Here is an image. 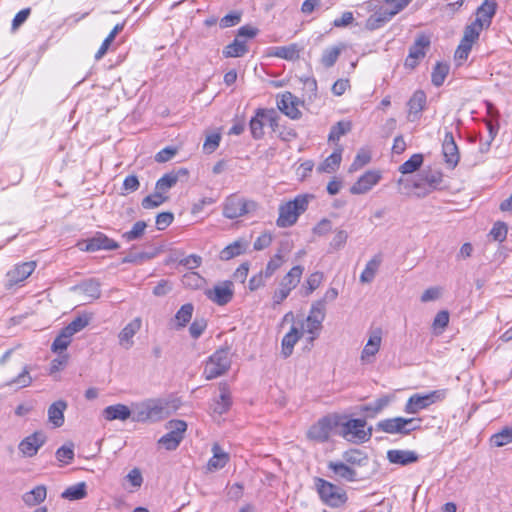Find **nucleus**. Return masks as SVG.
<instances>
[{"label": "nucleus", "mask_w": 512, "mask_h": 512, "mask_svg": "<svg viewBox=\"0 0 512 512\" xmlns=\"http://www.w3.org/2000/svg\"><path fill=\"white\" fill-rule=\"evenodd\" d=\"M342 151V147L338 146L336 150L320 164L318 171L325 173L336 171L342 160Z\"/></svg>", "instance_id": "obj_40"}, {"label": "nucleus", "mask_w": 512, "mask_h": 512, "mask_svg": "<svg viewBox=\"0 0 512 512\" xmlns=\"http://www.w3.org/2000/svg\"><path fill=\"white\" fill-rule=\"evenodd\" d=\"M31 368L29 366H24L23 370L10 381H8L6 386H14L18 389L26 388L31 385L32 377L30 375Z\"/></svg>", "instance_id": "obj_45"}, {"label": "nucleus", "mask_w": 512, "mask_h": 512, "mask_svg": "<svg viewBox=\"0 0 512 512\" xmlns=\"http://www.w3.org/2000/svg\"><path fill=\"white\" fill-rule=\"evenodd\" d=\"M67 403L63 400L52 403L48 408V419L54 427H61L64 423V411Z\"/></svg>", "instance_id": "obj_37"}, {"label": "nucleus", "mask_w": 512, "mask_h": 512, "mask_svg": "<svg viewBox=\"0 0 512 512\" xmlns=\"http://www.w3.org/2000/svg\"><path fill=\"white\" fill-rule=\"evenodd\" d=\"M46 437L43 432L37 431L25 437L19 444V450L25 457H32L44 445Z\"/></svg>", "instance_id": "obj_19"}, {"label": "nucleus", "mask_w": 512, "mask_h": 512, "mask_svg": "<svg viewBox=\"0 0 512 512\" xmlns=\"http://www.w3.org/2000/svg\"><path fill=\"white\" fill-rule=\"evenodd\" d=\"M256 208V203L238 196H229L223 207V215L228 219H236Z\"/></svg>", "instance_id": "obj_11"}, {"label": "nucleus", "mask_w": 512, "mask_h": 512, "mask_svg": "<svg viewBox=\"0 0 512 512\" xmlns=\"http://www.w3.org/2000/svg\"><path fill=\"white\" fill-rule=\"evenodd\" d=\"M285 262L286 259H282L280 254H274L267 262L265 269L262 271L264 272L266 277L270 278L278 269H280L283 266Z\"/></svg>", "instance_id": "obj_57"}, {"label": "nucleus", "mask_w": 512, "mask_h": 512, "mask_svg": "<svg viewBox=\"0 0 512 512\" xmlns=\"http://www.w3.org/2000/svg\"><path fill=\"white\" fill-rule=\"evenodd\" d=\"M343 459L347 464L354 466H364L368 461L367 455L359 449H350L344 452Z\"/></svg>", "instance_id": "obj_47"}, {"label": "nucleus", "mask_w": 512, "mask_h": 512, "mask_svg": "<svg viewBox=\"0 0 512 512\" xmlns=\"http://www.w3.org/2000/svg\"><path fill=\"white\" fill-rule=\"evenodd\" d=\"M194 312V306L192 303H186L180 307V309L176 312L173 322L174 329L180 330L186 327V325L191 321Z\"/></svg>", "instance_id": "obj_38"}, {"label": "nucleus", "mask_w": 512, "mask_h": 512, "mask_svg": "<svg viewBox=\"0 0 512 512\" xmlns=\"http://www.w3.org/2000/svg\"><path fill=\"white\" fill-rule=\"evenodd\" d=\"M56 458L63 464L70 463L74 458L73 445H63L56 451Z\"/></svg>", "instance_id": "obj_62"}, {"label": "nucleus", "mask_w": 512, "mask_h": 512, "mask_svg": "<svg viewBox=\"0 0 512 512\" xmlns=\"http://www.w3.org/2000/svg\"><path fill=\"white\" fill-rule=\"evenodd\" d=\"M103 417L107 421H113V420H121L125 421L132 417V407L129 408L128 406L124 404H115L107 406L103 410Z\"/></svg>", "instance_id": "obj_29"}, {"label": "nucleus", "mask_w": 512, "mask_h": 512, "mask_svg": "<svg viewBox=\"0 0 512 512\" xmlns=\"http://www.w3.org/2000/svg\"><path fill=\"white\" fill-rule=\"evenodd\" d=\"M167 428L170 430L163 435L158 443L166 450H175L183 440L184 433L187 430V424L183 420H171L168 422Z\"/></svg>", "instance_id": "obj_9"}, {"label": "nucleus", "mask_w": 512, "mask_h": 512, "mask_svg": "<svg viewBox=\"0 0 512 512\" xmlns=\"http://www.w3.org/2000/svg\"><path fill=\"white\" fill-rule=\"evenodd\" d=\"M304 272V267L301 265L293 266L281 279L279 286L288 291L295 289L301 281Z\"/></svg>", "instance_id": "obj_32"}, {"label": "nucleus", "mask_w": 512, "mask_h": 512, "mask_svg": "<svg viewBox=\"0 0 512 512\" xmlns=\"http://www.w3.org/2000/svg\"><path fill=\"white\" fill-rule=\"evenodd\" d=\"M387 459L391 464L406 466L417 462L419 456L411 450L391 449L387 451Z\"/></svg>", "instance_id": "obj_26"}, {"label": "nucleus", "mask_w": 512, "mask_h": 512, "mask_svg": "<svg viewBox=\"0 0 512 512\" xmlns=\"http://www.w3.org/2000/svg\"><path fill=\"white\" fill-rule=\"evenodd\" d=\"M316 487L321 500L331 507H338L346 501L345 492L340 487L324 479L318 478L316 480Z\"/></svg>", "instance_id": "obj_8"}, {"label": "nucleus", "mask_w": 512, "mask_h": 512, "mask_svg": "<svg viewBox=\"0 0 512 512\" xmlns=\"http://www.w3.org/2000/svg\"><path fill=\"white\" fill-rule=\"evenodd\" d=\"M344 49V44H339L336 46L326 48L321 56V64L326 68L332 67L336 63L337 59L339 58L341 52Z\"/></svg>", "instance_id": "obj_42"}, {"label": "nucleus", "mask_w": 512, "mask_h": 512, "mask_svg": "<svg viewBox=\"0 0 512 512\" xmlns=\"http://www.w3.org/2000/svg\"><path fill=\"white\" fill-rule=\"evenodd\" d=\"M430 44L431 41L428 35H418L409 49V54L405 60V66L409 68H415L419 61L425 57Z\"/></svg>", "instance_id": "obj_15"}, {"label": "nucleus", "mask_w": 512, "mask_h": 512, "mask_svg": "<svg viewBox=\"0 0 512 512\" xmlns=\"http://www.w3.org/2000/svg\"><path fill=\"white\" fill-rule=\"evenodd\" d=\"M302 336V332L299 328L293 325L288 333H286L282 339V354L285 358L289 357L294 349L295 344L298 342L300 337Z\"/></svg>", "instance_id": "obj_34"}, {"label": "nucleus", "mask_w": 512, "mask_h": 512, "mask_svg": "<svg viewBox=\"0 0 512 512\" xmlns=\"http://www.w3.org/2000/svg\"><path fill=\"white\" fill-rule=\"evenodd\" d=\"M248 46L244 39H239V37H235V39L224 47L222 53L225 58H238L243 57L246 53H248Z\"/></svg>", "instance_id": "obj_35"}, {"label": "nucleus", "mask_w": 512, "mask_h": 512, "mask_svg": "<svg viewBox=\"0 0 512 512\" xmlns=\"http://www.w3.org/2000/svg\"><path fill=\"white\" fill-rule=\"evenodd\" d=\"M87 485L85 482H79L66 488L61 497L70 501L81 500L87 495Z\"/></svg>", "instance_id": "obj_43"}, {"label": "nucleus", "mask_w": 512, "mask_h": 512, "mask_svg": "<svg viewBox=\"0 0 512 512\" xmlns=\"http://www.w3.org/2000/svg\"><path fill=\"white\" fill-rule=\"evenodd\" d=\"M497 10V3L495 0H484L478 7L476 12L475 23L481 24L482 27L488 28L491 25L492 18Z\"/></svg>", "instance_id": "obj_24"}, {"label": "nucleus", "mask_w": 512, "mask_h": 512, "mask_svg": "<svg viewBox=\"0 0 512 512\" xmlns=\"http://www.w3.org/2000/svg\"><path fill=\"white\" fill-rule=\"evenodd\" d=\"M206 297L213 303L223 306L229 303L234 295L233 283L223 281L205 291Z\"/></svg>", "instance_id": "obj_16"}, {"label": "nucleus", "mask_w": 512, "mask_h": 512, "mask_svg": "<svg viewBox=\"0 0 512 512\" xmlns=\"http://www.w3.org/2000/svg\"><path fill=\"white\" fill-rule=\"evenodd\" d=\"M484 27L474 21L466 26L464 35L455 52V57L459 60H466L471 52L473 44L479 39L481 31Z\"/></svg>", "instance_id": "obj_12"}, {"label": "nucleus", "mask_w": 512, "mask_h": 512, "mask_svg": "<svg viewBox=\"0 0 512 512\" xmlns=\"http://www.w3.org/2000/svg\"><path fill=\"white\" fill-rule=\"evenodd\" d=\"M165 403L160 399H147L132 403V420L135 422H157L165 418Z\"/></svg>", "instance_id": "obj_2"}, {"label": "nucleus", "mask_w": 512, "mask_h": 512, "mask_svg": "<svg viewBox=\"0 0 512 512\" xmlns=\"http://www.w3.org/2000/svg\"><path fill=\"white\" fill-rule=\"evenodd\" d=\"M446 390H434L427 394L416 393L409 397L405 404L404 411L408 414H416L430 405L444 400Z\"/></svg>", "instance_id": "obj_6"}, {"label": "nucleus", "mask_w": 512, "mask_h": 512, "mask_svg": "<svg viewBox=\"0 0 512 512\" xmlns=\"http://www.w3.org/2000/svg\"><path fill=\"white\" fill-rule=\"evenodd\" d=\"M188 175V170L185 168H180L178 170H173L164 174L157 182L156 189L161 191L163 194H166L173 186L177 184V182L182 177H186Z\"/></svg>", "instance_id": "obj_25"}, {"label": "nucleus", "mask_w": 512, "mask_h": 512, "mask_svg": "<svg viewBox=\"0 0 512 512\" xmlns=\"http://www.w3.org/2000/svg\"><path fill=\"white\" fill-rule=\"evenodd\" d=\"M442 153L446 164L451 168H455L460 160V154L452 132L445 133Z\"/></svg>", "instance_id": "obj_20"}, {"label": "nucleus", "mask_w": 512, "mask_h": 512, "mask_svg": "<svg viewBox=\"0 0 512 512\" xmlns=\"http://www.w3.org/2000/svg\"><path fill=\"white\" fill-rule=\"evenodd\" d=\"M72 335L67 334L66 330L63 328L60 334L55 338L52 343V350L54 352H59L66 350L71 342Z\"/></svg>", "instance_id": "obj_59"}, {"label": "nucleus", "mask_w": 512, "mask_h": 512, "mask_svg": "<svg viewBox=\"0 0 512 512\" xmlns=\"http://www.w3.org/2000/svg\"><path fill=\"white\" fill-rule=\"evenodd\" d=\"M249 247V242L240 238L235 240L233 243L227 245L220 251V259L224 261H228L233 259L234 257L240 256L246 252Z\"/></svg>", "instance_id": "obj_28"}, {"label": "nucleus", "mask_w": 512, "mask_h": 512, "mask_svg": "<svg viewBox=\"0 0 512 512\" xmlns=\"http://www.w3.org/2000/svg\"><path fill=\"white\" fill-rule=\"evenodd\" d=\"M301 47L297 43H292L287 46L270 47L268 56L281 58L287 61H294L300 56Z\"/></svg>", "instance_id": "obj_27"}, {"label": "nucleus", "mask_w": 512, "mask_h": 512, "mask_svg": "<svg viewBox=\"0 0 512 512\" xmlns=\"http://www.w3.org/2000/svg\"><path fill=\"white\" fill-rule=\"evenodd\" d=\"M259 114L264 116L265 125H268L273 131L277 130L279 116L274 109L259 108Z\"/></svg>", "instance_id": "obj_61"}, {"label": "nucleus", "mask_w": 512, "mask_h": 512, "mask_svg": "<svg viewBox=\"0 0 512 512\" xmlns=\"http://www.w3.org/2000/svg\"><path fill=\"white\" fill-rule=\"evenodd\" d=\"M89 317L86 315L76 317L72 322H70L64 329L67 334L74 335L81 330H83L89 324Z\"/></svg>", "instance_id": "obj_56"}, {"label": "nucleus", "mask_w": 512, "mask_h": 512, "mask_svg": "<svg viewBox=\"0 0 512 512\" xmlns=\"http://www.w3.org/2000/svg\"><path fill=\"white\" fill-rule=\"evenodd\" d=\"M311 194H299L294 199L280 204L276 225L279 228H289L296 224L299 217L308 209Z\"/></svg>", "instance_id": "obj_1"}, {"label": "nucleus", "mask_w": 512, "mask_h": 512, "mask_svg": "<svg viewBox=\"0 0 512 512\" xmlns=\"http://www.w3.org/2000/svg\"><path fill=\"white\" fill-rule=\"evenodd\" d=\"M512 443V427L505 426L490 437V444L494 447H503Z\"/></svg>", "instance_id": "obj_44"}, {"label": "nucleus", "mask_w": 512, "mask_h": 512, "mask_svg": "<svg viewBox=\"0 0 512 512\" xmlns=\"http://www.w3.org/2000/svg\"><path fill=\"white\" fill-rule=\"evenodd\" d=\"M230 366V351L228 348H221L208 358L203 374L207 380H212L226 373Z\"/></svg>", "instance_id": "obj_4"}, {"label": "nucleus", "mask_w": 512, "mask_h": 512, "mask_svg": "<svg viewBox=\"0 0 512 512\" xmlns=\"http://www.w3.org/2000/svg\"><path fill=\"white\" fill-rule=\"evenodd\" d=\"M142 320L136 317L131 320L118 334L119 345L128 350L134 345L133 337L141 329Z\"/></svg>", "instance_id": "obj_23"}, {"label": "nucleus", "mask_w": 512, "mask_h": 512, "mask_svg": "<svg viewBox=\"0 0 512 512\" xmlns=\"http://www.w3.org/2000/svg\"><path fill=\"white\" fill-rule=\"evenodd\" d=\"M371 160V153L368 149L361 148L356 154L349 171L355 172L368 164Z\"/></svg>", "instance_id": "obj_55"}, {"label": "nucleus", "mask_w": 512, "mask_h": 512, "mask_svg": "<svg viewBox=\"0 0 512 512\" xmlns=\"http://www.w3.org/2000/svg\"><path fill=\"white\" fill-rule=\"evenodd\" d=\"M447 74H448V67L446 65H442V64L438 63L434 67L432 75H431L432 83L437 87L441 86L444 83Z\"/></svg>", "instance_id": "obj_60"}, {"label": "nucleus", "mask_w": 512, "mask_h": 512, "mask_svg": "<svg viewBox=\"0 0 512 512\" xmlns=\"http://www.w3.org/2000/svg\"><path fill=\"white\" fill-rule=\"evenodd\" d=\"M449 323V313L445 310L438 312L433 321V329L441 333Z\"/></svg>", "instance_id": "obj_64"}, {"label": "nucleus", "mask_w": 512, "mask_h": 512, "mask_svg": "<svg viewBox=\"0 0 512 512\" xmlns=\"http://www.w3.org/2000/svg\"><path fill=\"white\" fill-rule=\"evenodd\" d=\"M36 262L29 261L17 264L7 273L8 285L13 286L26 280L35 270Z\"/></svg>", "instance_id": "obj_22"}, {"label": "nucleus", "mask_w": 512, "mask_h": 512, "mask_svg": "<svg viewBox=\"0 0 512 512\" xmlns=\"http://www.w3.org/2000/svg\"><path fill=\"white\" fill-rule=\"evenodd\" d=\"M78 288L90 299H97L101 295L100 283L94 279L84 281Z\"/></svg>", "instance_id": "obj_51"}, {"label": "nucleus", "mask_w": 512, "mask_h": 512, "mask_svg": "<svg viewBox=\"0 0 512 512\" xmlns=\"http://www.w3.org/2000/svg\"><path fill=\"white\" fill-rule=\"evenodd\" d=\"M423 163L422 154H413L407 161H405L399 168L402 174H410L415 172Z\"/></svg>", "instance_id": "obj_53"}, {"label": "nucleus", "mask_w": 512, "mask_h": 512, "mask_svg": "<svg viewBox=\"0 0 512 512\" xmlns=\"http://www.w3.org/2000/svg\"><path fill=\"white\" fill-rule=\"evenodd\" d=\"M147 224L144 221H137L132 226L131 230L122 234V239L126 242L139 240L145 233Z\"/></svg>", "instance_id": "obj_50"}, {"label": "nucleus", "mask_w": 512, "mask_h": 512, "mask_svg": "<svg viewBox=\"0 0 512 512\" xmlns=\"http://www.w3.org/2000/svg\"><path fill=\"white\" fill-rule=\"evenodd\" d=\"M414 418L394 417L381 420L377 423V429L388 434L408 435L410 432L418 428L414 426Z\"/></svg>", "instance_id": "obj_10"}, {"label": "nucleus", "mask_w": 512, "mask_h": 512, "mask_svg": "<svg viewBox=\"0 0 512 512\" xmlns=\"http://www.w3.org/2000/svg\"><path fill=\"white\" fill-rule=\"evenodd\" d=\"M212 457L207 463L209 471H216L225 467L229 461V455L217 443L212 446Z\"/></svg>", "instance_id": "obj_33"}, {"label": "nucleus", "mask_w": 512, "mask_h": 512, "mask_svg": "<svg viewBox=\"0 0 512 512\" xmlns=\"http://www.w3.org/2000/svg\"><path fill=\"white\" fill-rule=\"evenodd\" d=\"M382 263L381 254L374 255L366 264L364 270L360 275V282L371 283Z\"/></svg>", "instance_id": "obj_39"}, {"label": "nucleus", "mask_w": 512, "mask_h": 512, "mask_svg": "<svg viewBox=\"0 0 512 512\" xmlns=\"http://www.w3.org/2000/svg\"><path fill=\"white\" fill-rule=\"evenodd\" d=\"M166 200L167 196L155 188V192L153 194L146 196L142 200V207L145 209H153L160 206Z\"/></svg>", "instance_id": "obj_52"}, {"label": "nucleus", "mask_w": 512, "mask_h": 512, "mask_svg": "<svg viewBox=\"0 0 512 512\" xmlns=\"http://www.w3.org/2000/svg\"><path fill=\"white\" fill-rule=\"evenodd\" d=\"M328 469L332 471L337 478L350 482L357 480V472L344 462L330 461L328 463Z\"/></svg>", "instance_id": "obj_31"}, {"label": "nucleus", "mask_w": 512, "mask_h": 512, "mask_svg": "<svg viewBox=\"0 0 512 512\" xmlns=\"http://www.w3.org/2000/svg\"><path fill=\"white\" fill-rule=\"evenodd\" d=\"M323 280H324L323 272L316 271V272H313L312 274H310L307 277V279L303 285V288L305 290L304 295L308 296V295L312 294L318 287H320Z\"/></svg>", "instance_id": "obj_48"}, {"label": "nucleus", "mask_w": 512, "mask_h": 512, "mask_svg": "<svg viewBox=\"0 0 512 512\" xmlns=\"http://www.w3.org/2000/svg\"><path fill=\"white\" fill-rule=\"evenodd\" d=\"M380 179L381 174L378 171L369 170L351 186L350 192L353 195L365 194L377 185Z\"/></svg>", "instance_id": "obj_18"}, {"label": "nucleus", "mask_w": 512, "mask_h": 512, "mask_svg": "<svg viewBox=\"0 0 512 512\" xmlns=\"http://www.w3.org/2000/svg\"><path fill=\"white\" fill-rule=\"evenodd\" d=\"M272 241V233L265 231L261 235H259L257 239L254 241L253 248L256 251H262L268 248L272 244Z\"/></svg>", "instance_id": "obj_63"}, {"label": "nucleus", "mask_w": 512, "mask_h": 512, "mask_svg": "<svg viewBox=\"0 0 512 512\" xmlns=\"http://www.w3.org/2000/svg\"><path fill=\"white\" fill-rule=\"evenodd\" d=\"M78 247L81 251L95 252L99 250H117L119 248L118 242L109 238L102 232H97L93 237L78 243Z\"/></svg>", "instance_id": "obj_13"}, {"label": "nucleus", "mask_w": 512, "mask_h": 512, "mask_svg": "<svg viewBox=\"0 0 512 512\" xmlns=\"http://www.w3.org/2000/svg\"><path fill=\"white\" fill-rule=\"evenodd\" d=\"M207 320L204 317H196L189 327L190 336L198 339L207 328Z\"/></svg>", "instance_id": "obj_58"}, {"label": "nucleus", "mask_w": 512, "mask_h": 512, "mask_svg": "<svg viewBox=\"0 0 512 512\" xmlns=\"http://www.w3.org/2000/svg\"><path fill=\"white\" fill-rule=\"evenodd\" d=\"M411 2L412 0H398L391 9H379L369 17L368 24L372 28L380 27L404 10Z\"/></svg>", "instance_id": "obj_17"}, {"label": "nucleus", "mask_w": 512, "mask_h": 512, "mask_svg": "<svg viewBox=\"0 0 512 512\" xmlns=\"http://www.w3.org/2000/svg\"><path fill=\"white\" fill-rule=\"evenodd\" d=\"M300 101L290 92H285L277 101L278 109L291 119H298L301 112L298 108Z\"/></svg>", "instance_id": "obj_21"}, {"label": "nucleus", "mask_w": 512, "mask_h": 512, "mask_svg": "<svg viewBox=\"0 0 512 512\" xmlns=\"http://www.w3.org/2000/svg\"><path fill=\"white\" fill-rule=\"evenodd\" d=\"M382 344V330L376 328L369 332L368 340L361 352L360 361L362 364H373Z\"/></svg>", "instance_id": "obj_14"}, {"label": "nucleus", "mask_w": 512, "mask_h": 512, "mask_svg": "<svg viewBox=\"0 0 512 512\" xmlns=\"http://www.w3.org/2000/svg\"><path fill=\"white\" fill-rule=\"evenodd\" d=\"M338 427V434L351 443L361 444L370 440L372 436V428L365 429L366 421L364 419L357 418L340 422Z\"/></svg>", "instance_id": "obj_3"}, {"label": "nucleus", "mask_w": 512, "mask_h": 512, "mask_svg": "<svg viewBox=\"0 0 512 512\" xmlns=\"http://www.w3.org/2000/svg\"><path fill=\"white\" fill-rule=\"evenodd\" d=\"M340 424V417L337 415H327L320 418L315 424H313L308 432L307 437L315 442L323 443L326 442L331 433L338 428Z\"/></svg>", "instance_id": "obj_5"}, {"label": "nucleus", "mask_w": 512, "mask_h": 512, "mask_svg": "<svg viewBox=\"0 0 512 512\" xmlns=\"http://www.w3.org/2000/svg\"><path fill=\"white\" fill-rule=\"evenodd\" d=\"M47 496V489L44 485H38L34 487L31 491L26 492L22 499L24 503L28 506H36L42 503Z\"/></svg>", "instance_id": "obj_41"}, {"label": "nucleus", "mask_w": 512, "mask_h": 512, "mask_svg": "<svg viewBox=\"0 0 512 512\" xmlns=\"http://www.w3.org/2000/svg\"><path fill=\"white\" fill-rule=\"evenodd\" d=\"M249 125L252 137L254 139H261L264 135L265 119L263 115L259 114V109H257L255 116L250 120Z\"/></svg>", "instance_id": "obj_49"}, {"label": "nucleus", "mask_w": 512, "mask_h": 512, "mask_svg": "<svg viewBox=\"0 0 512 512\" xmlns=\"http://www.w3.org/2000/svg\"><path fill=\"white\" fill-rule=\"evenodd\" d=\"M219 391V398L214 401L212 410L215 414L222 415L229 410L232 400L230 391L226 385H221Z\"/></svg>", "instance_id": "obj_36"}, {"label": "nucleus", "mask_w": 512, "mask_h": 512, "mask_svg": "<svg viewBox=\"0 0 512 512\" xmlns=\"http://www.w3.org/2000/svg\"><path fill=\"white\" fill-rule=\"evenodd\" d=\"M325 316L326 313L322 311V304L312 303L309 315L305 321L301 323V327L299 328L302 334L306 333L309 335V342H313L318 337Z\"/></svg>", "instance_id": "obj_7"}, {"label": "nucleus", "mask_w": 512, "mask_h": 512, "mask_svg": "<svg viewBox=\"0 0 512 512\" xmlns=\"http://www.w3.org/2000/svg\"><path fill=\"white\" fill-rule=\"evenodd\" d=\"M391 401V397L384 395L380 398H377L375 401L366 404L363 406L362 410L367 413H372L373 415L381 412Z\"/></svg>", "instance_id": "obj_54"}, {"label": "nucleus", "mask_w": 512, "mask_h": 512, "mask_svg": "<svg viewBox=\"0 0 512 512\" xmlns=\"http://www.w3.org/2000/svg\"><path fill=\"white\" fill-rule=\"evenodd\" d=\"M352 128L351 122L339 121L331 127L328 135V141L337 143L342 136L350 132Z\"/></svg>", "instance_id": "obj_46"}, {"label": "nucleus", "mask_w": 512, "mask_h": 512, "mask_svg": "<svg viewBox=\"0 0 512 512\" xmlns=\"http://www.w3.org/2000/svg\"><path fill=\"white\" fill-rule=\"evenodd\" d=\"M426 94L422 90H417L413 93L408 101V113L412 120H416L420 117L426 105Z\"/></svg>", "instance_id": "obj_30"}]
</instances>
